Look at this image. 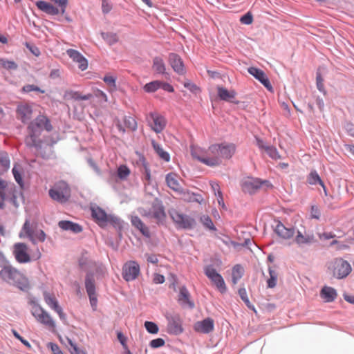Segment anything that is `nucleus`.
Masks as SVG:
<instances>
[{"label":"nucleus","mask_w":354,"mask_h":354,"mask_svg":"<svg viewBox=\"0 0 354 354\" xmlns=\"http://www.w3.org/2000/svg\"><path fill=\"white\" fill-rule=\"evenodd\" d=\"M53 126L49 119L41 114H39L36 118L30 122L28 127V136L26 138V144L29 147H41V141L39 138L41 132L46 130L48 132L51 131Z\"/></svg>","instance_id":"obj_1"},{"label":"nucleus","mask_w":354,"mask_h":354,"mask_svg":"<svg viewBox=\"0 0 354 354\" xmlns=\"http://www.w3.org/2000/svg\"><path fill=\"white\" fill-rule=\"evenodd\" d=\"M236 147L234 143H216L211 145L208 151L212 158H218L220 162L219 165L222 162V159L229 160L230 159L236 152Z\"/></svg>","instance_id":"obj_2"},{"label":"nucleus","mask_w":354,"mask_h":354,"mask_svg":"<svg viewBox=\"0 0 354 354\" xmlns=\"http://www.w3.org/2000/svg\"><path fill=\"white\" fill-rule=\"evenodd\" d=\"M24 232L35 245L38 241L43 243L46 240V234L42 230L39 229V225L36 221H30L28 218H26L24 223Z\"/></svg>","instance_id":"obj_3"},{"label":"nucleus","mask_w":354,"mask_h":354,"mask_svg":"<svg viewBox=\"0 0 354 354\" xmlns=\"http://www.w3.org/2000/svg\"><path fill=\"white\" fill-rule=\"evenodd\" d=\"M48 193L53 200L62 204L68 202L71 197L70 187L64 180L56 183L54 187L49 189Z\"/></svg>","instance_id":"obj_4"},{"label":"nucleus","mask_w":354,"mask_h":354,"mask_svg":"<svg viewBox=\"0 0 354 354\" xmlns=\"http://www.w3.org/2000/svg\"><path fill=\"white\" fill-rule=\"evenodd\" d=\"M328 269L332 271L333 276L337 279L346 278L352 271L351 264L342 258L335 259L330 263Z\"/></svg>","instance_id":"obj_5"},{"label":"nucleus","mask_w":354,"mask_h":354,"mask_svg":"<svg viewBox=\"0 0 354 354\" xmlns=\"http://www.w3.org/2000/svg\"><path fill=\"white\" fill-rule=\"evenodd\" d=\"M169 214L177 229L192 230L196 224L194 218L180 213L175 209L169 210Z\"/></svg>","instance_id":"obj_6"},{"label":"nucleus","mask_w":354,"mask_h":354,"mask_svg":"<svg viewBox=\"0 0 354 354\" xmlns=\"http://www.w3.org/2000/svg\"><path fill=\"white\" fill-rule=\"evenodd\" d=\"M263 185L272 187V185L268 180H262L259 178L248 177L243 179L241 183V189L244 193L250 195L254 194Z\"/></svg>","instance_id":"obj_7"},{"label":"nucleus","mask_w":354,"mask_h":354,"mask_svg":"<svg viewBox=\"0 0 354 354\" xmlns=\"http://www.w3.org/2000/svg\"><path fill=\"white\" fill-rule=\"evenodd\" d=\"M166 319L167 320V332L169 335H178L183 332V320L179 314H167Z\"/></svg>","instance_id":"obj_8"},{"label":"nucleus","mask_w":354,"mask_h":354,"mask_svg":"<svg viewBox=\"0 0 354 354\" xmlns=\"http://www.w3.org/2000/svg\"><path fill=\"white\" fill-rule=\"evenodd\" d=\"M0 276L3 280L6 282L17 286L20 290H22L20 279L21 273L10 266H4L0 272Z\"/></svg>","instance_id":"obj_9"},{"label":"nucleus","mask_w":354,"mask_h":354,"mask_svg":"<svg viewBox=\"0 0 354 354\" xmlns=\"http://www.w3.org/2000/svg\"><path fill=\"white\" fill-rule=\"evenodd\" d=\"M85 288L89 298L91 306L93 310H96L97 299L96 297V288L93 272H88L85 277Z\"/></svg>","instance_id":"obj_10"},{"label":"nucleus","mask_w":354,"mask_h":354,"mask_svg":"<svg viewBox=\"0 0 354 354\" xmlns=\"http://www.w3.org/2000/svg\"><path fill=\"white\" fill-rule=\"evenodd\" d=\"M205 275L216 286L221 293H225L227 291V287L223 277L217 272L212 266H207L205 268Z\"/></svg>","instance_id":"obj_11"},{"label":"nucleus","mask_w":354,"mask_h":354,"mask_svg":"<svg viewBox=\"0 0 354 354\" xmlns=\"http://www.w3.org/2000/svg\"><path fill=\"white\" fill-rule=\"evenodd\" d=\"M140 274V266L136 261H129L122 268V275L126 281H131Z\"/></svg>","instance_id":"obj_12"},{"label":"nucleus","mask_w":354,"mask_h":354,"mask_svg":"<svg viewBox=\"0 0 354 354\" xmlns=\"http://www.w3.org/2000/svg\"><path fill=\"white\" fill-rule=\"evenodd\" d=\"M151 216L156 220L158 225H163L165 223L166 213L162 202L158 198H155L151 205Z\"/></svg>","instance_id":"obj_13"},{"label":"nucleus","mask_w":354,"mask_h":354,"mask_svg":"<svg viewBox=\"0 0 354 354\" xmlns=\"http://www.w3.org/2000/svg\"><path fill=\"white\" fill-rule=\"evenodd\" d=\"M168 62L174 71L179 75L186 73V68L181 57L175 53H170L168 55Z\"/></svg>","instance_id":"obj_14"},{"label":"nucleus","mask_w":354,"mask_h":354,"mask_svg":"<svg viewBox=\"0 0 354 354\" xmlns=\"http://www.w3.org/2000/svg\"><path fill=\"white\" fill-rule=\"evenodd\" d=\"M248 72L261 82L269 91H273V87L263 71L259 68L251 66L248 68Z\"/></svg>","instance_id":"obj_15"},{"label":"nucleus","mask_w":354,"mask_h":354,"mask_svg":"<svg viewBox=\"0 0 354 354\" xmlns=\"http://www.w3.org/2000/svg\"><path fill=\"white\" fill-rule=\"evenodd\" d=\"M201 151L199 148L191 147V155L199 162L209 167H216L219 165V160L218 158L203 157L200 155Z\"/></svg>","instance_id":"obj_16"},{"label":"nucleus","mask_w":354,"mask_h":354,"mask_svg":"<svg viewBox=\"0 0 354 354\" xmlns=\"http://www.w3.org/2000/svg\"><path fill=\"white\" fill-rule=\"evenodd\" d=\"M149 118L153 122V124H150L152 130L157 133L162 132L166 126L165 118L156 112L149 113Z\"/></svg>","instance_id":"obj_17"},{"label":"nucleus","mask_w":354,"mask_h":354,"mask_svg":"<svg viewBox=\"0 0 354 354\" xmlns=\"http://www.w3.org/2000/svg\"><path fill=\"white\" fill-rule=\"evenodd\" d=\"M178 303L183 306H187L190 309H193L195 306L194 302L191 299L190 293L185 286H182L179 290Z\"/></svg>","instance_id":"obj_18"},{"label":"nucleus","mask_w":354,"mask_h":354,"mask_svg":"<svg viewBox=\"0 0 354 354\" xmlns=\"http://www.w3.org/2000/svg\"><path fill=\"white\" fill-rule=\"evenodd\" d=\"M277 235L283 239H289L293 237L295 230L293 227H287L281 221H277V225L274 229Z\"/></svg>","instance_id":"obj_19"},{"label":"nucleus","mask_w":354,"mask_h":354,"mask_svg":"<svg viewBox=\"0 0 354 354\" xmlns=\"http://www.w3.org/2000/svg\"><path fill=\"white\" fill-rule=\"evenodd\" d=\"M91 215L96 223L102 227L107 225L108 216L105 210L99 206L91 207Z\"/></svg>","instance_id":"obj_20"},{"label":"nucleus","mask_w":354,"mask_h":354,"mask_svg":"<svg viewBox=\"0 0 354 354\" xmlns=\"http://www.w3.org/2000/svg\"><path fill=\"white\" fill-rule=\"evenodd\" d=\"M214 320L207 317L203 319L201 322H198L194 325V330L196 332L202 333L204 334H208L214 330Z\"/></svg>","instance_id":"obj_21"},{"label":"nucleus","mask_w":354,"mask_h":354,"mask_svg":"<svg viewBox=\"0 0 354 354\" xmlns=\"http://www.w3.org/2000/svg\"><path fill=\"white\" fill-rule=\"evenodd\" d=\"M295 243L299 246L310 245L317 241L315 236L312 233H306L304 235L300 232L297 231V235L295 238Z\"/></svg>","instance_id":"obj_22"},{"label":"nucleus","mask_w":354,"mask_h":354,"mask_svg":"<svg viewBox=\"0 0 354 354\" xmlns=\"http://www.w3.org/2000/svg\"><path fill=\"white\" fill-rule=\"evenodd\" d=\"M41 254L37 247L32 250H29L26 244L24 243V263L32 261H37L41 258Z\"/></svg>","instance_id":"obj_23"},{"label":"nucleus","mask_w":354,"mask_h":354,"mask_svg":"<svg viewBox=\"0 0 354 354\" xmlns=\"http://www.w3.org/2000/svg\"><path fill=\"white\" fill-rule=\"evenodd\" d=\"M58 226L66 231H71L75 234H78L82 232V227L77 223L71 221H61L58 223Z\"/></svg>","instance_id":"obj_24"},{"label":"nucleus","mask_w":354,"mask_h":354,"mask_svg":"<svg viewBox=\"0 0 354 354\" xmlns=\"http://www.w3.org/2000/svg\"><path fill=\"white\" fill-rule=\"evenodd\" d=\"M320 296L325 302L330 303L337 298V292L334 288L325 286L320 291Z\"/></svg>","instance_id":"obj_25"},{"label":"nucleus","mask_w":354,"mask_h":354,"mask_svg":"<svg viewBox=\"0 0 354 354\" xmlns=\"http://www.w3.org/2000/svg\"><path fill=\"white\" fill-rule=\"evenodd\" d=\"M36 6L40 10L50 15H57L59 12L57 8L45 1H37Z\"/></svg>","instance_id":"obj_26"},{"label":"nucleus","mask_w":354,"mask_h":354,"mask_svg":"<svg viewBox=\"0 0 354 354\" xmlns=\"http://www.w3.org/2000/svg\"><path fill=\"white\" fill-rule=\"evenodd\" d=\"M131 224L133 226L137 228L143 236L147 238L150 237L151 234L148 227L145 225V223L138 216H132Z\"/></svg>","instance_id":"obj_27"},{"label":"nucleus","mask_w":354,"mask_h":354,"mask_svg":"<svg viewBox=\"0 0 354 354\" xmlns=\"http://www.w3.org/2000/svg\"><path fill=\"white\" fill-rule=\"evenodd\" d=\"M152 69L153 71L159 75H167L166 72V66L163 59L160 57H155L153 59Z\"/></svg>","instance_id":"obj_28"},{"label":"nucleus","mask_w":354,"mask_h":354,"mask_svg":"<svg viewBox=\"0 0 354 354\" xmlns=\"http://www.w3.org/2000/svg\"><path fill=\"white\" fill-rule=\"evenodd\" d=\"M217 93L221 100L231 102H234L232 100L234 99L236 95V93L234 90L228 91L221 86L217 88Z\"/></svg>","instance_id":"obj_29"},{"label":"nucleus","mask_w":354,"mask_h":354,"mask_svg":"<svg viewBox=\"0 0 354 354\" xmlns=\"http://www.w3.org/2000/svg\"><path fill=\"white\" fill-rule=\"evenodd\" d=\"M37 322L44 325L50 330H54L56 327L55 321L46 310L44 313L40 315L39 317L37 318Z\"/></svg>","instance_id":"obj_30"},{"label":"nucleus","mask_w":354,"mask_h":354,"mask_svg":"<svg viewBox=\"0 0 354 354\" xmlns=\"http://www.w3.org/2000/svg\"><path fill=\"white\" fill-rule=\"evenodd\" d=\"M108 224L111 225L114 228H115L119 235L121 236V231L123 229L124 225V221L122 219L115 215L109 214L107 221V225Z\"/></svg>","instance_id":"obj_31"},{"label":"nucleus","mask_w":354,"mask_h":354,"mask_svg":"<svg viewBox=\"0 0 354 354\" xmlns=\"http://www.w3.org/2000/svg\"><path fill=\"white\" fill-rule=\"evenodd\" d=\"M152 146L156 153L159 156V157L161 159H162L165 162H169L170 160L169 153L167 151H165L159 144L153 140Z\"/></svg>","instance_id":"obj_32"},{"label":"nucleus","mask_w":354,"mask_h":354,"mask_svg":"<svg viewBox=\"0 0 354 354\" xmlns=\"http://www.w3.org/2000/svg\"><path fill=\"white\" fill-rule=\"evenodd\" d=\"M30 305L31 306L30 312L32 316L37 320L40 315L45 312V310L41 308L39 304L34 299L30 301Z\"/></svg>","instance_id":"obj_33"},{"label":"nucleus","mask_w":354,"mask_h":354,"mask_svg":"<svg viewBox=\"0 0 354 354\" xmlns=\"http://www.w3.org/2000/svg\"><path fill=\"white\" fill-rule=\"evenodd\" d=\"M244 270L240 264L235 265L232 268V281L234 284H236L238 281L243 277Z\"/></svg>","instance_id":"obj_34"},{"label":"nucleus","mask_w":354,"mask_h":354,"mask_svg":"<svg viewBox=\"0 0 354 354\" xmlns=\"http://www.w3.org/2000/svg\"><path fill=\"white\" fill-rule=\"evenodd\" d=\"M44 301L46 303V304L53 310H55L57 309L60 306L58 304L57 300L55 297L54 295L48 293L44 292Z\"/></svg>","instance_id":"obj_35"},{"label":"nucleus","mask_w":354,"mask_h":354,"mask_svg":"<svg viewBox=\"0 0 354 354\" xmlns=\"http://www.w3.org/2000/svg\"><path fill=\"white\" fill-rule=\"evenodd\" d=\"M307 182L310 185H323V180L316 170H312L307 176Z\"/></svg>","instance_id":"obj_36"},{"label":"nucleus","mask_w":354,"mask_h":354,"mask_svg":"<svg viewBox=\"0 0 354 354\" xmlns=\"http://www.w3.org/2000/svg\"><path fill=\"white\" fill-rule=\"evenodd\" d=\"M102 39L109 45H113L118 41V36L114 32H104L101 33Z\"/></svg>","instance_id":"obj_37"},{"label":"nucleus","mask_w":354,"mask_h":354,"mask_svg":"<svg viewBox=\"0 0 354 354\" xmlns=\"http://www.w3.org/2000/svg\"><path fill=\"white\" fill-rule=\"evenodd\" d=\"M10 167V160L8 154L5 152L0 151V173L6 171Z\"/></svg>","instance_id":"obj_38"},{"label":"nucleus","mask_w":354,"mask_h":354,"mask_svg":"<svg viewBox=\"0 0 354 354\" xmlns=\"http://www.w3.org/2000/svg\"><path fill=\"white\" fill-rule=\"evenodd\" d=\"M160 81L154 80L146 84L143 86V90L147 93H151L160 88Z\"/></svg>","instance_id":"obj_39"},{"label":"nucleus","mask_w":354,"mask_h":354,"mask_svg":"<svg viewBox=\"0 0 354 354\" xmlns=\"http://www.w3.org/2000/svg\"><path fill=\"white\" fill-rule=\"evenodd\" d=\"M259 148H263L267 153V154L272 159L277 160L280 158V155L277 149V148L274 146H264L259 145Z\"/></svg>","instance_id":"obj_40"},{"label":"nucleus","mask_w":354,"mask_h":354,"mask_svg":"<svg viewBox=\"0 0 354 354\" xmlns=\"http://www.w3.org/2000/svg\"><path fill=\"white\" fill-rule=\"evenodd\" d=\"M124 124L125 127L129 129L132 131H135L137 130L138 124L135 118L131 116H124Z\"/></svg>","instance_id":"obj_41"},{"label":"nucleus","mask_w":354,"mask_h":354,"mask_svg":"<svg viewBox=\"0 0 354 354\" xmlns=\"http://www.w3.org/2000/svg\"><path fill=\"white\" fill-rule=\"evenodd\" d=\"M12 173L15 180L22 187V166L20 164H16L12 169Z\"/></svg>","instance_id":"obj_42"},{"label":"nucleus","mask_w":354,"mask_h":354,"mask_svg":"<svg viewBox=\"0 0 354 354\" xmlns=\"http://www.w3.org/2000/svg\"><path fill=\"white\" fill-rule=\"evenodd\" d=\"M316 85L319 91L322 93L324 95L327 94V91L325 89L324 85V79L322 76L321 73L319 71H317L316 73Z\"/></svg>","instance_id":"obj_43"},{"label":"nucleus","mask_w":354,"mask_h":354,"mask_svg":"<svg viewBox=\"0 0 354 354\" xmlns=\"http://www.w3.org/2000/svg\"><path fill=\"white\" fill-rule=\"evenodd\" d=\"M142 165L143 167V176L144 179L148 182V183H150L151 180V170L149 166V164L146 161L145 158L144 157H142Z\"/></svg>","instance_id":"obj_44"},{"label":"nucleus","mask_w":354,"mask_h":354,"mask_svg":"<svg viewBox=\"0 0 354 354\" xmlns=\"http://www.w3.org/2000/svg\"><path fill=\"white\" fill-rule=\"evenodd\" d=\"M201 221L205 227L212 231L216 230V228L214 226L212 218L209 216L203 215L201 217Z\"/></svg>","instance_id":"obj_45"},{"label":"nucleus","mask_w":354,"mask_h":354,"mask_svg":"<svg viewBox=\"0 0 354 354\" xmlns=\"http://www.w3.org/2000/svg\"><path fill=\"white\" fill-rule=\"evenodd\" d=\"M166 182L167 185L174 190H178L179 187V183L178 180L172 176L171 174H168L166 176Z\"/></svg>","instance_id":"obj_46"},{"label":"nucleus","mask_w":354,"mask_h":354,"mask_svg":"<svg viewBox=\"0 0 354 354\" xmlns=\"http://www.w3.org/2000/svg\"><path fill=\"white\" fill-rule=\"evenodd\" d=\"M145 327L147 331L150 334H157L159 330L158 325L153 322L146 321L145 322Z\"/></svg>","instance_id":"obj_47"},{"label":"nucleus","mask_w":354,"mask_h":354,"mask_svg":"<svg viewBox=\"0 0 354 354\" xmlns=\"http://www.w3.org/2000/svg\"><path fill=\"white\" fill-rule=\"evenodd\" d=\"M0 66L8 70H15L17 68V64L10 60L0 59Z\"/></svg>","instance_id":"obj_48"},{"label":"nucleus","mask_w":354,"mask_h":354,"mask_svg":"<svg viewBox=\"0 0 354 354\" xmlns=\"http://www.w3.org/2000/svg\"><path fill=\"white\" fill-rule=\"evenodd\" d=\"M183 86L192 93L196 94L201 92V88L196 84H194V82H191L189 80H187L183 83Z\"/></svg>","instance_id":"obj_49"},{"label":"nucleus","mask_w":354,"mask_h":354,"mask_svg":"<svg viewBox=\"0 0 354 354\" xmlns=\"http://www.w3.org/2000/svg\"><path fill=\"white\" fill-rule=\"evenodd\" d=\"M130 174V170L129 169L125 166V165H120L118 169V171H117V174H118V176L121 179V180H124L127 178V176L129 175Z\"/></svg>","instance_id":"obj_50"},{"label":"nucleus","mask_w":354,"mask_h":354,"mask_svg":"<svg viewBox=\"0 0 354 354\" xmlns=\"http://www.w3.org/2000/svg\"><path fill=\"white\" fill-rule=\"evenodd\" d=\"M13 253L17 261L22 263V243H18L14 245Z\"/></svg>","instance_id":"obj_51"},{"label":"nucleus","mask_w":354,"mask_h":354,"mask_svg":"<svg viewBox=\"0 0 354 354\" xmlns=\"http://www.w3.org/2000/svg\"><path fill=\"white\" fill-rule=\"evenodd\" d=\"M31 91H35L42 94L45 93L44 90L34 84H27L24 86V93H29Z\"/></svg>","instance_id":"obj_52"},{"label":"nucleus","mask_w":354,"mask_h":354,"mask_svg":"<svg viewBox=\"0 0 354 354\" xmlns=\"http://www.w3.org/2000/svg\"><path fill=\"white\" fill-rule=\"evenodd\" d=\"M24 44L30 53L33 55L38 57L40 55V50L35 44L30 42H25Z\"/></svg>","instance_id":"obj_53"},{"label":"nucleus","mask_w":354,"mask_h":354,"mask_svg":"<svg viewBox=\"0 0 354 354\" xmlns=\"http://www.w3.org/2000/svg\"><path fill=\"white\" fill-rule=\"evenodd\" d=\"M68 342L69 345L71 346V354H86L83 350L80 349L77 344L75 342H73L71 339H68Z\"/></svg>","instance_id":"obj_54"},{"label":"nucleus","mask_w":354,"mask_h":354,"mask_svg":"<svg viewBox=\"0 0 354 354\" xmlns=\"http://www.w3.org/2000/svg\"><path fill=\"white\" fill-rule=\"evenodd\" d=\"M66 53L75 62L79 61V59L82 55L78 50L72 48L68 49Z\"/></svg>","instance_id":"obj_55"},{"label":"nucleus","mask_w":354,"mask_h":354,"mask_svg":"<svg viewBox=\"0 0 354 354\" xmlns=\"http://www.w3.org/2000/svg\"><path fill=\"white\" fill-rule=\"evenodd\" d=\"M47 348H49L53 354H64L59 345L54 342H48Z\"/></svg>","instance_id":"obj_56"},{"label":"nucleus","mask_w":354,"mask_h":354,"mask_svg":"<svg viewBox=\"0 0 354 354\" xmlns=\"http://www.w3.org/2000/svg\"><path fill=\"white\" fill-rule=\"evenodd\" d=\"M240 21L245 25H250L253 21V16L250 12H248L245 15H243Z\"/></svg>","instance_id":"obj_57"},{"label":"nucleus","mask_w":354,"mask_h":354,"mask_svg":"<svg viewBox=\"0 0 354 354\" xmlns=\"http://www.w3.org/2000/svg\"><path fill=\"white\" fill-rule=\"evenodd\" d=\"M165 342L162 338H156L149 342V346L153 348H158L165 345Z\"/></svg>","instance_id":"obj_58"},{"label":"nucleus","mask_w":354,"mask_h":354,"mask_svg":"<svg viewBox=\"0 0 354 354\" xmlns=\"http://www.w3.org/2000/svg\"><path fill=\"white\" fill-rule=\"evenodd\" d=\"M113 6L109 0L102 1V12L103 14L106 15L111 12Z\"/></svg>","instance_id":"obj_59"},{"label":"nucleus","mask_w":354,"mask_h":354,"mask_svg":"<svg viewBox=\"0 0 354 354\" xmlns=\"http://www.w3.org/2000/svg\"><path fill=\"white\" fill-rule=\"evenodd\" d=\"M55 3L57 4L60 7V11L62 15L66 12V9L68 4V0H52Z\"/></svg>","instance_id":"obj_60"},{"label":"nucleus","mask_w":354,"mask_h":354,"mask_svg":"<svg viewBox=\"0 0 354 354\" xmlns=\"http://www.w3.org/2000/svg\"><path fill=\"white\" fill-rule=\"evenodd\" d=\"M76 62L78 63V68L82 71L88 68V61L83 55Z\"/></svg>","instance_id":"obj_61"},{"label":"nucleus","mask_w":354,"mask_h":354,"mask_svg":"<svg viewBox=\"0 0 354 354\" xmlns=\"http://www.w3.org/2000/svg\"><path fill=\"white\" fill-rule=\"evenodd\" d=\"M310 217L312 218L319 219L320 211L317 205H312L310 208Z\"/></svg>","instance_id":"obj_62"},{"label":"nucleus","mask_w":354,"mask_h":354,"mask_svg":"<svg viewBox=\"0 0 354 354\" xmlns=\"http://www.w3.org/2000/svg\"><path fill=\"white\" fill-rule=\"evenodd\" d=\"M105 83L111 86L115 87L116 77L112 75H105L103 78Z\"/></svg>","instance_id":"obj_63"},{"label":"nucleus","mask_w":354,"mask_h":354,"mask_svg":"<svg viewBox=\"0 0 354 354\" xmlns=\"http://www.w3.org/2000/svg\"><path fill=\"white\" fill-rule=\"evenodd\" d=\"M32 113V107L26 103H24V120L25 119H28L30 117V115Z\"/></svg>","instance_id":"obj_64"}]
</instances>
